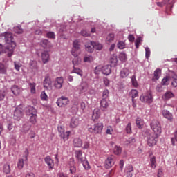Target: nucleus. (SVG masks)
<instances>
[{
  "mask_svg": "<svg viewBox=\"0 0 177 177\" xmlns=\"http://www.w3.org/2000/svg\"><path fill=\"white\" fill-rule=\"evenodd\" d=\"M1 37H3L7 46L4 47L2 44H0V55L2 53H6L8 57H12L16 48V42L13 38V35L10 32H4L1 34Z\"/></svg>",
  "mask_w": 177,
  "mask_h": 177,
  "instance_id": "1",
  "label": "nucleus"
},
{
  "mask_svg": "<svg viewBox=\"0 0 177 177\" xmlns=\"http://www.w3.org/2000/svg\"><path fill=\"white\" fill-rule=\"evenodd\" d=\"M150 161V167L155 169L156 167H157V161L156 160V156H153L149 159Z\"/></svg>",
  "mask_w": 177,
  "mask_h": 177,
  "instance_id": "37",
  "label": "nucleus"
},
{
  "mask_svg": "<svg viewBox=\"0 0 177 177\" xmlns=\"http://www.w3.org/2000/svg\"><path fill=\"white\" fill-rule=\"evenodd\" d=\"M30 129H31V124H30V123H25L22 126L21 132L22 133H28Z\"/></svg>",
  "mask_w": 177,
  "mask_h": 177,
  "instance_id": "26",
  "label": "nucleus"
},
{
  "mask_svg": "<svg viewBox=\"0 0 177 177\" xmlns=\"http://www.w3.org/2000/svg\"><path fill=\"white\" fill-rule=\"evenodd\" d=\"M78 125H80V120L75 118H72L70 122V128L73 129V128H77Z\"/></svg>",
  "mask_w": 177,
  "mask_h": 177,
  "instance_id": "23",
  "label": "nucleus"
},
{
  "mask_svg": "<svg viewBox=\"0 0 177 177\" xmlns=\"http://www.w3.org/2000/svg\"><path fill=\"white\" fill-rule=\"evenodd\" d=\"M40 97L41 100H44V101L48 100V95H46V93H45V91L41 92Z\"/></svg>",
  "mask_w": 177,
  "mask_h": 177,
  "instance_id": "55",
  "label": "nucleus"
},
{
  "mask_svg": "<svg viewBox=\"0 0 177 177\" xmlns=\"http://www.w3.org/2000/svg\"><path fill=\"white\" fill-rule=\"evenodd\" d=\"M100 109L96 108L93 111L92 120L96 121L98 118H100Z\"/></svg>",
  "mask_w": 177,
  "mask_h": 177,
  "instance_id": "20",
  "label": "nucleus"
},
{
  "mask_svg": "<svg viewBox=\"0 0 177 177\" xmlns=\"http://www.w3.org/2000/svg\"><path fill=\"white\" fill-rule=\"evenodd\" d=\"M158 138V136H157V134H149L147 137V145L150 147L155 146V145L157 144Z\"/></svg>",
  "mask_w": 177,
  "mask_h": 177,
  "instance_id": "9",
  "label": "nucleus"
},
{
  "mask_svg": "<svg viewBox=\"0 0 177 177\" xmlns=\"http://www.w3.org/2000/svg\"><path fill=\"white\" fill-rule=\"evenodd\" d=\"M92 45L96 50H102V49H103V45L99 42L93 41Z\"/></svg>",
  "mask_w": 177,
  "mask_h": 177,
  "instance_id": "32",
  "label": "nucleus"
},
{
  "mask_svg": "<svg viewBox=\"0 0 177 177\" xmlns=\"http://www.w3.org/2000/svg\"><path fill=\"white\" fill-rule=\"evenodd\" d=\"M29 66L32 71H38V66H37V62L35 61H30Z\"/></svg>",
  "mask_w": 177,
  "mask_h": 177,
  "instance_id": "36",
  "label": "nucleus"
},
{
  "mask_svg": "<svg viewBox=\"0 0 177 177\" xmlns=\"http://www.w3.org/2000/svg\"><path fill=\"white\" fill-rule=\"evenodd\" d=\"M27 114L28 115H37V109L33 106H29L28 109Z\"/></svg>",
  "mask_w": 177,
  "mask_h": 177,
  "instance_id": "35",
  "label": "nucleus"
},
{
  "mask_svg": "<svg viewBox=\"0 0 177 177\" xmlns=\"http://www.w3.org/2000/svg\"><path fill=\"white\" fill-rule=\"evenodd\" d=\"M117 57H111V64H113V66H117L118 62Z\"/></svg>",
  "mask_w": 177,
  "mask_h": 177,
  "instance_id": "57",
  "label": "nucleus"
},
{
  "mask_svg": "<svg viewBox=\"0 0 177 177\" xmlns=\"http://www.w3.org/2000/svg\"><path fill=\"white\" fill-rule=\"evenodd\" d=\"M70 133L71 132L70 131H64V133H62L59 134V138L64 140V142H66V140H68L70 139Z\"/></svg>",
  "mask_w": 177,
  "mask_h": 177,
  "instance_id": "24",
  "label": "nucleus"
},
{
  "mask_svg": "<svg viewBox=\"0 0 177 177\" xmlns=\"http://www.w3.org/2000/svg\"><path fill=\"white\" fill-rule=\"evenodd\" d=\"M81 53V45L78 40H75L73 43V48L71 50V55L74 57H78V55Z\"/></svg>",
  "mask_w": 177,
  "mask_h": 177,
  "instance_id": "5",
  "label": "nucleus"
},
{
  "mask_svg": "<svg viewBox=\"0 0 177 177\" xmlns=\"http://www.w3.org/2000/svg\"><path fill=\"white\" fill-rule=\"evenodd\" d=\"M89 132H94V133H102L103 131V123H97L94 124L93 128L88 129Z\"/></svg>",
  "mask_w": 177,
  "mask_h": 177,
  "instance_id": "11",
  "label": "nucleus"
},
{
  "mask_svg": "<svg viewBox=\"0 0 177 177\" xmlns=\"http://www.w3.org/2000/svg\"><path fill=\"white\" fill-rule=\"evenodd\" d=\"M43 85L45 89H50V88H52V79L50 78V75H49V74H46L45 75L43 81Z\"/></svg>",
  "mask_w": 177,
  "mask_h": 177,
  "instance_id": "10",
  "label": "nucleus"
},
{
  "mask_svg": "<svg viewBox=\"0 0 177 177\" xmlns=\"http://www.w3.org/2000/svg\"><path fill=\"white\" fill-rule=\"evenodd\" d=\"M128 75H129V70L128 68H124L120 71L121 78H127Z\"/></svg>",
  "mask_w": 177,
  "mask_h": 177,
  "instance_id": "31",
  "label": "nucleus"
},
{
  "mask_svg": "<svg viewBox=\"0 0 177 177\" xmlns=\"http://www.w3.org/2000/svg\"><path fill=\"white\" fill-rule=\"evenodd\" d=\"M102 73L104 75H110V74H111V66L106 65L102 66Z\"/></svg>",
  "mask_w": 177,
  "mask_h": 177,
  "instance_id": "18",
  "label": "nucleus"
},
{
  "mask_svg": "<svg viewBox=\"0 0 177 177\" xmlns=\"http://www.w3.org/2000/svg\"><path fill=\"white\" fill-rule=\"evenodd\" d=\"M24 113H23V108L21 105L17 106L14 111L13 118L17 121H20L23 118Z\"/></svg>",
  "mask_w": 177,
  "mask_h": 177,
  "instance_id": "6",
  "label": "nucleus"
},
{
  "mask_svg": "<svg viewBox=\"0 0 177 177\" xmlns=\"http://www.w3.org/2000/svg\"><path fill=\"white\" fill-rule=\"evenodd\" d=\"M81 35H82V37H89V35H91V34H89V32H86V30H82L80 32Z\"/></svg>",
  "mask_w": 177,
  "mask_h": 177,
  "instance_id": "62",
  "label": "nucleus"
},
{
  "mask_svg": "<svg viewBox=\"0 0 177 177\" xmlns=\"http://www.w3.org/2000/svg\"><path fill=\"white\" fill-rule=\"evenodd\" d=\"M102 71V66H97L95 68L94 74L98 75Z\"/></svg>",
  "mask_w": 177,
  "mask_h": 177,
  "instance_id": "59",
  "label": "nucleus"
},
{
  "mask_svg": "<svg viewBox=\"0 0 177 177\" xmlns=\"http://www.w3.org/2000/svg\"><path fill=\"white\" fill-rule=\"evenodd\" d=\"M14 32H15V34H23L24 32V30L23 28H21V26H15L14 27Z\"/></svg>",
  "mask_w": 177,
  "mask_h": 177,
  "instance_id": "39",
  "label": "nucleus"
},
{
  "mask_svg": "<svg viewBox=\"0 0 177 177\" xmlns=\"http://www.w3.org/2000/svg\"><path fill=\"white\" fill-rule=\"evenodd\" d=\"M3 172H4V174H10V165H9V163L4 164Z\"/></svg>",
  "mask_w": 177,
  "mask_h": 177,
  "instance_id": "38",
  "label": "nucleus"
},
{
  "mask_svg": "<svg viewBox=\"0 0 177 177\" xmlns=\"http://www.w3.org/2000/svg\"><path fill=\"white\" fill-rule=\"evenodd\" d=\"M17 167L19 169H23V167H24V160L23 159L18 160Z\"/></svg>",
  "mask_w": 177,
  "mask_h": 177,
  "instance_id": "50",
  "label": "nucleus"
},
{
  "mask_svg": "<svg viewBox=\"0 0 177 177\" xmlns=\"http://www.w3.org/2000/svg\"><path fill=\"white\" fill-rule=\"evenodd\" d=\"M126 132L127 133H131L132 132V127H131V123H128L126 127Z\"/></svg>",
  "mask_w": 177,
  "mask_h": 177,
  "instance_id": "61",
  "label": "nucleus"
},
{
  "mask_svg": "<svg viewBox=\"0 0 177 177\" xmlns=\"http://www.w3.org/2000/svg\"><path fill=\"white\" fill-rule=\"evenodd\" d=\"M169 75L170 77V80H172V86H174V88H177V75L174 71H169Z\"/></svg>",
  "mask_w": 177,
  "mask_h": 177,
  "instance_id": "13",
  "label": "nucleus"
},
{
  "mask_svg": "<svg viewBox=\"0 0 177 177\" xmlns=\"http://www.w3.org/2000/svg\"><path fill=\"white\" fill-rule=\"evenodd\" d=\"M74 147H82V140L80 138H75L73 140Z\"/></svg>",
  "mask_w": 177,
  "mask_h": 177,
  "instance_id": "21",
  "label": "nucleus"
},
{
  "mask_svg": "<svg viewBox=\"0 0 177 177\" xmlns=\"http://www.w3.org/2000/svg\"><path fill=\"white\" fill-rule=\"evenodd\" d=\"M140 100L142 103H153V95H151V93L150 92H147L145 94H142L140 97Z\"/></svg>",
  "mask_w": 177,
  "mask_h": 177,
  "instance_id": "8",
  "label": "nucleus"
},
{
  "mask_svg": "<svg viewBox=\"0 0 177 177\" xmlns=\"http://www.w3.org/2000/svg\"><path fill=\"white\" fill-rule=\"evenodd\" d=\"M114 38H115L114 33H109L106 38V44H111L114 41Z\"/></svg>",
  "mask_w": 177,
  "mask_h": 177,
  "instance_id": "30",
  "label": "nucleus"
},
{
  "mask_svg": "<svg viewBox=\"0 0 177 177\" xmlns=\"http://www.w3.org/2000/svg\"><path fill=\"white\" fill-rule=\"evenodd\" d=\"M37 115H30L29 121L33 125H35L37 124Z\"/></svg>",
  "mask_w": 177,
  "mask_h": 177,
  "instance_id": "49",
  "label": "nucleus"
},
{
  "mask_svg": "<svg viewBox=\"0 0 177 177\" xmlns=\"http://www.w3.org/2000/svg\"><path fill=\"white\" fill-rule=\"evenodd\" d=\"M122 152V149L121 148V147L115 146L113 149L114 154H115L116 156H120V154H121Z\"/></svg>",
  "mask_w": 177,
  "mask_h": 177,
  "instance_id": "43",
  "label": "nucleus"
},
{
  "mask_svg": "<svg viewBox=\"0 0 177 177\" xmlns=\"http://www.w3.org/2000/svg\"><path fill=\"white\" fill-rule=\"evenodd\" d=\"M150 48L149 47H145V57L146 59H149L150 57Z\"/></svg>",
  "mask_w": 177,
  "mask_h": 177,
  "instance_id": "58",
  "label": "nucleus"
},
{
  "mask_svg": "<svg viewBox=\"0 0 177 177\" xmlns=\"http://www.w3.org/2000/svg\"><path fill=\"white\" fill-rule=\"evenodd\" d=\"M44 161L46 164H47L49 169H53V167H55V163L53 162V160L50 158V156H47L44 158Z\"/></svg>",
  "mask_w": 177,
  "mask_h": 177,
  "instance_id": "19",
  "label": "nucleus"
},
{
  "mask_svg": "<svg viewBox=\"0 0 177 177\" xmlns=\"http://www.w3.org/2000/svg\"><path fill=\"white\" fill-rule=\"evenodd\" d=\"M92 42L93 41H91V43H87L85 44V49L87 52H89L90 53H92V52H93V45H92Z\"/></svg>",
  "mask_w": 177,
  "mask_h": 177,
  "instance_id": "34",
  "label": "nucleus"
},
{
  "mask_svg": "<svg viewBox=\"0 0 177 177\" xmlns=\"http://www.w3.org/2000/svg\"><path fill=\"white\" fill-rule=\"evenodd\" d=\"M115 163V160H114V156L111 155L105 160L106 169H110V168H111V167H113Z\"/></svg>",
  "mask_w": 177,
  "mask_h": 177,
  "instance_id": "12",
  "label": "nucleus"
},
{
  "mask_svg": "<svg viewBox=\"0 0 177 177\" xmlns=\"http://www.w3.org/2000/svg\"><path fill=\"white\" fill-rule=\"evenodd\" d=\"M131 95L132 100H135V97H138V96H139V92H138V90L136 89H132L131 91Z\"/></svg>",
  "mask_w": 177,
  "mask_h": 177,
  "instance_id": "48",
  "label": "nucleus"
},
{
  "mask_svg": "<svg viewBox=\"0 0 177 177\" xmlns=\"http://www.w3.org/2000/svg\"><path fill=\"white\" fill-rule=\"evenodd\" d=\"M7 71L8 67H6V66L0 62V74H6Z\"/></svg>",
  "mask_w": 177,
  "mask_h": 177,
  "instance_id": "42",
  "label": "nucleus"
},
{
  "mask_svg": "<svg viewBox=\"0 0 177 177\" xmlns=\"http://www.w3.org/2000/svg\"><path fill=\"white\" fill-rule=\"evenodd\" d=\"M63 82H64L63 77H57L54 84V86H55L56 89H62V87L63 86Z\"/></svg>",
  "mask_w": 177,
  "mask_h": 177,
  "instance_id": "14",
  "label": "nucleus"
},
{
  "mask_svg": "<svg viewBox=\"0 0 177 177\" xmlns=\"http://www.w3.org/2000/svg\"><path fill=\"white\" fill-rule=\"evenodd\" d=\"M68 165L71 177H82V176L75 174H77V166H75V162L74 161V159H70Z\"/></svg>",
  "mask_w": 177,
  "mask_h": 177,
  "instance_id": "3",
  "label": "nucleus"
},
{
  "mask_svg": "<svg viewBox=\"0 0 177 177\" xmlns=\"http://www.w3.org/2000/svg\"><path fill=\"white\" fill-rule=\"evenodd\" d=\"M169 78H171L169 77V75L165 77L162 80L161 85H162L163 86H168V85H169Z\"/></svg>",
  "mask_w": 177,
  "mask_h": 177,
  "instance_id": "33",
  "label": "nucleus"
},
{
  "mask_svg": "<svg viewBox=\"0 0 177 177\" xmlns=\"http://www.w3.org/2000/svg\"><path fill=\"white\" fill-rule=\"evenodd\" d=\"M136 126L140 129L143 128V120H142V118H137L136 120Z\"/></svg>",
  "mask_w": 177,
  "mask_h": 177,
  "instance_id": "41",
  "label": "nucleus"
},
{
  "mask_svg": "<svg viewBox=\"0 0 177 177\" xmlns=\"http://www.w3.org/2000/svg\"><path fill=\"white\" fill-rule=\"evenodd\" d=\"M118 49H125V42L120 41L117 44Z\"/></svg>",
  "mask_w": 177,
  "mask_h": 177,
  "instance_id": "51",
  "label": "nucleus"
},
{
  "mask_svg": "<svg viewBox=\"0 0 177 177\" xmlns=\"http://www.w3.org/2000/svg\"><path fill=\"white\" fill-rule=\"evenodd\" d=\"M100 106L102 111H106L109 109V100L102 99L100 101Z\"/></svg>",
  "mask_w": 177,
  "mask_h": 177,
  "instance_id": "16",
  "label": "nucleus"
},
{
  "mask_svg": "<svg viewBox=\"0 0 177 177\" xmlns=\"http://www.w3.org/2000/svg\"><path fill=\"white\" fill-rule=\"evenodd\" d=\"M28 137L30 138V139H34V138H35V131H30L28 135Z\"/></svg>",
  "mask_w": 177,
  "mask_h": 177,
  "instance_id": "64",
  "label": "nucleus"
},
{
  "mask_svg": "<svg viewBox=\"0 0 177 177\" xmlns=\"http://www.w3.org/2000/svg\"><path fill=\"white\" fill-rule=\"evenodd\" d=\"M142 42H143L142 37H139L136 39L135 46L136 49H139V46H140V44H142Z\"/></svg>",
  "mask_w": 177,
  "mask_h": 177,
  "instance_id": "46",
  "label": "nucleus"
},
{
  "mask_svg": "<svg viewBox=\"0 0 177 177\" xmlns=\"http://www.w3.org/2000/svg\"><path fill=\"white\" fill-rule=\"evenodd\" d=\"M47 38H50V39H55L56 38V35H55V32H48L46 34Z\"/></svg>",
  "mask_w": 177,
  "mask_h": 177,
  "instance_id": "53",
  "label": "nucleus"
},
{
  "mask_svg": "<svg viewBox=\"0 0 177 177\" xmlns=\"http://www.w3.org/2000/svg\"><path fill=\"white\" fill-rule=\"evenodd\" d=\"M150 127L152 131H153L155 135H156V136H160V135H161V124H160V122H158V120H152L150 123Z\"/></svg>",
  "mask_w": 177,
  "mask_h": 177,
  "instance_id": "4",
  "label": "nucleus"
},
{
  "mask_svg": "<svg viewBox=\"0 0 177 177\" xmlns=\"http://www.w3.org/2000/svg\"><path fill=\"white\" fill-rule=\"evenodd\" d=\"M40 45L42 48H48L50 46V42L49 40L44 39L40 41Z\"/></svg>",
  "mask_w": 177,
  "mask_h": 177,
  "instance_id": "29",
  "label": "nucleus"
},
{
  "mask_svg": "<svg viewBox=\"0 0 177 177\" xmlns=\"http://www.w3.org/2000/svg\"><path fill=\"white\" fill-rule=\"evenodd\" d=\"M162 113L165 118H167L169 121L172 120V113H171L168 110H163Z\"/></svg>",
  "mask_w": 177,
  "mask_h": 177,
  "instance_id": "27",
  "label": "nucleus"
},
{
  "mask_svg": "<svg viewBox=\"0 0 177 177\" xmlns=\"http://www.w3.org/2000/svg\"><path fill=\"white\" fill-rule=\"evenodd\" d=\"M90 143L88 141H86L84 142V145H83V147H82V149L83 150H88V149L89 148V146H90Z\"/></svg>",
  "mask_w": 177,
  "mask_h": 177,
  "instance_id": "60",
  "label": "nucleus"
},
{
  "mask_svg": "<svg viewBox=\"0 0 177 177\" xmlns=\"http://www.w3.org/2000/svg\"><path fill=\"white\" fill-rule=\"evenodd\" d=\"M154 78L156 80H160V77H161V69L157 68L154 71Z\"/></svg>",
  "mask_w": 177,
  "mask_h": 177,
  "instance_id": "47",
  "label": "nucleus"
},
{
  "mask_svg": "<svg viewBox=\"0 0 177 177\" xmlns=\"http://www.w3.org/2000/svg\"><path fill=\"white\" fill-rule=\"evenodd\" d=\"M84 63H92L93 62V57L92 55H85L84 57Z\"/></svg>",
  "mask_w": 177,
  "mask_h": 177,
  "instance_id": "40",
  "label": "nucleus"
},
{
  "mask_svg": "<svg viewBox=\"0 0 177 177\" xmlns=\"http://www.w3.org/2000/svg\"><path fill=\"white\" fill-rule=\"evenodd\" d=\"M119 59L121 62H124V60H127V54L121 53L119 55Z\"/></svg>",
  "mask_w": 177,
  "mask_h": 177,
  "instance_id": "56",
  "label": "nucleus"
},
{
  "mask_svg": "<svg viewBox=\"0 0 177 177\" xmlns=\"http://www.w3.org/2000/svg\"><path fill=\"white\" fill-rule=\"evenodd\" d=\"M75 157L76 158V162L77 164H82L84 169L86 171L89 170L91 165H89V162L86 159V157L84 156L81 150L75 151Z\"/></svg>",
  "mask_w": 177,
  "mask_h": 177,
  "instance_id": "2",
  "label": "nucleus"
},
{
  "mask_svg": "<svg viewBox=\"0 0 177 177\" xmlns=\"http://www.w3.org/2000/svg\"><path fill=\"white\" fill-rule=\"evenodd\" d=\"M11 91L15 96H19L20 93H21V88L19 87L17 85H12L11 86Z\"/></svg>",
  "mask_w": 177,
  "mask_h": 177,
  "instance_id": "17",
  "label": "nucleus"
},
{
  "mask_svg": "<svg viewBox=\"0 0 177 177\" xmlns=\"http://www.w3.org/2000/svg\"><path fill=\"white\" fill-rule=\"evenodd\" d=\"M124 172L127 174V177L133 176V167L132 165H127L125 167Z\"/></svg>",
  "mask_w": 177,
  "mask_h": 177,
  "instance_id": "15",
  "label": "nucleus"
},
{
  "mask_svg": "<svg viewBox=\"0 0 177 177\" xmlns=\"http://www.w3.org/2000/svg\"><path fill=\"white\" fill-rule=\"evenodd\" d=\"M66 28L67 26H66V24H62L59 29V32H64V31H66Z\"/></svg>",
  "mask_w": 177,
  "mask_h": 177,
  "instance_id": "63",
  "label": "nucleus"
},
{
  "mask_svg": "<svg viewBox=\"0 0 177 177\" xmlns=\"http://www.w3.org/2000/svg\"><path fill=\"white\" fill-rule=\"evenodd\" d=\"M175 95L171 91H167L165 95H163V99L165 100H169V99H172V97H174Z\"/></svg>",
  "mask_w": 177,
  "mask_h": 177,
  "instance_id": "28",
  "label": "nucleus"
},
{
  "mask_svg": "<svg viewBox=\"0 0 177 177\" xmlns=\"http://www.w3.org/2000/svg\"><path fill=\"white\" fill-rule=\"evenodd\" d=\"M36 84L35 83H29V86L30 88V92L31 93H35V86H36Z\"/></svg>",
  "mask_w": 177,
  "mask_h": 177,
  "instance_id": "52",
  "label": "nucleus"
},
{
  "mask_svg": "<svg viewBox=\"0 0 177 177\" xmlns=\"http://www.w3.org/2000/svg\"><path fill=\"white\" fill-rule=\"evenodd\" d=\"M78 89L80 92H86L88 91V83L86 82H83L78 86Z\"/></svg>",
  "mask_w": 177,
  "mask_h": 177,
  "instance_id": "25",
  "label": "nucleus"
},
{
  "mask_svg": "<svg viewBox=\"0 0 177 177\" xmlns=\"http://www.w3.org/2000/svg\"><path fill=\"white\" fill-rule=\"evenodd\" d=\"M56 104L58 107H66L70 104V100L68 97L62 95L57 100Z\"/></svg>",
  "mask_w": 177,
  "mask_h": 177,
  "instance_id": "7",
  "label": "nucleus"
},
{
  "mask_svg": "<svg viewBox=\"0 0 177 177\" xmlns=\"http://www.w3.org/2000/svg\"><path fill=\"white\" fill-rule=\"evenodd\" d=\"M72 73H74L75 74H77L78 75H80V77H82V71L79 68H76L75 66L73 67Z\"/></svg>",
  "mask_w": 177,
  "mask_h": 177,
  "instance_id": "44",
  "label": "nucleus"
},
{
  "mask_svg": "<svg viewBox=\"0 0 177 177\" xmlns=\"http://www.w3.org/2000/svg\"><path fill=\"white\" fill-rule=\"evenodd\" d=\"M102 99L109 100V91L107 89L103 91Z\"/></svg>",
  "mask_w": 177,
  "mask_h": 177,
  "instance_id": "54",
  "label": "nucleus"
},
{
  "mask_svg": "<svg viewBox=\"0 0 177 177\" xmlns=\"http://www.w3.org/2000/svg\"><path fill=\"white\" fill-rule=\"evenodd\" d=\"M131 84L134 88H138L139 86V84H138V80H136V75H133L131 77Z\"/></svg>",
  "mask_w": 177,
  "mask_h": 177,
  "instance_id": "45",
  "label": "nucleus"
},
{
  "mask_svg": "<svg viewBox=\"0 0 177 177\" xmlns=\"http://www.w3.org/2000/svg\"><path fill=\"white\" fill-rule=\"evenodd\" d=\"M41 60L44 64H46L49 62V53L48 51L41 53Z\"/></svg>",
  "mask_w": 177,
  "mask_h": 177,
  "instance_id": "22",
  "label": "nucleus"
}]
</instances>
